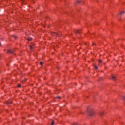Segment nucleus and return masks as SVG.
Wrapping results in <instances>:
<instances>
[{
	"mask_svg": "<svg viewBox=\"0 0 125 125\" xmlns=\"http://www.w3.org/2000/svg\"><path fill=\"white\" fill-rule=\"evenodd\" d=\"M27 81V78H25L22 81V83H24Z\"/></svg>",
	"mask_w": 125,
	"mask_h": 125,
	"instance_id": "nucleus-8",
	"label": "nucleus"
},
{
	"mask_svg": "<svg viewBox=\"0 0 125 125\" xmlns=\"http://www.w3.org/2000/svg\"><path fill=\"white\" fill-rule=\"evenodd\" d=\"M29 47H30V49H33V46H29Z\"/></svg>",
	"mask_w": 125,
	"mask_h": 125,
	"instance_id": "nucleus-14",
	"label": "nucleus"
},
{
	"mask_svg": "<svg viewBox=\"0 0 125 125\" xmlns=\"http://www.w3.org/2000/svg\"><path fill=\"white\" fill-rule=\"evenodd\" d=\"M99 64H101V63H102V61L101 60H99Z\"/></svg>",
	"mask_w": 125,
	"mask_h": 125,
	"instance_id": "nucleus-9",
	"label": "nucleus"
},
{
	"mask_svg": "<svg viewBox=\"0 0 125 125\" xmlns=\"http://www.w3.org/2000/svg\"><path fill=\"white\" fill-rule=\"evenodd\" d=\"M17 87H18V88L21 87V84H18L17 85Z\"/></svg>",
	"mask_w": 125,
	"mask_h": 125,
	"instance_id": "nucleus-10",
	"label": "nucleus"
},
{
	"mask_svg": "<svg viewBox=\"0 0 125 125\" xmlns=\"http://www.w3.org/2000/svg\"><path fill=\"white\" fill-rule=\"evenodd\" d=\"M99 115H100V116H103V112H100Z\"/></svg>",
	"mask_w": 125,
	"mask_h": 125,
	"instance_id": "nucleus-11",
	"label": "nucleus"
},
{
	"mask_svg": "<svg viewBox=\"0 0 125 125\" xmlns=\"http://www.w3.org/2000/svg\"><path fill=\"white\" fill-rule=\"evenodd\" d=\"M56 98H58V99H61V97L58 96V97H56Z\"/></svg>",
	"mask_w": 125,
	"mask_h": 125,
	"instance_id": "nucleus-16",
	"label": "nucleus"
},
{
	"mask_svg": "<svg viewBox=\"0 0 125 125\" xmlns=\"http://www.w3.org/2000/svg\"><path fill=\"white\" fill-rule=\"evenodd\" d=\"M123 14H125V11L121 12L119 14V15H123Z\"/></svg>",
	"mask_w": 125,
	"mask_h": 125,
	"instance_id": "nucleus-6",
	"label": "nucleus"
},
{
	"mask_svg": "<svg viewBox=\"0 0 125 125\" xmlns=\"http://www.w3.org/2000/svg\"><path fill=\"white\" fill-rule=\"evenodd\" d=\"M9 104H11V102H10Z\"/></svg>",
	"mask_w": 125,
	"mask_h": 125,
	"instance_id": "nucleus-21",
	"label": "nucleus"
},
{
	"mask_svg": "<svg viewBox=\"0 0 125 125\" xmlns=\"http://www.w3.org/2000/svg\"><path fill=\"white\" fill-rule=\"evenodd\" d=\"M94 68H95V69H96V70H97V69H98L97 66H96V65L94 66Z\"/></svg>",
	"mask_w": 125,
	"mask_h": 125,
	"instance_id": "nucleus-15",
	"label": "nucleus"
},
{
	"mask_svg": "<svg viewBox=\"0 0 125 125\" xmlns=\"http://www.w3.org/2000/svg\"><path fill=\"white\" fill-rule=\"evenodd\" d=\"M7 53H10L11 54H12L13 53V51H12L11 50H8L7 51Z\"/></svg>",
	"mask_w": 125,
	"mask_h": 125,
	"instance_id": "nucleus-3",
	"label": "nucleus"
},
{
	"mask_svg": "<svg viewBox=\"0 0 125 125\" xmlns=\"http://www.w3.org/2000/svg\"><path fill=\"white\" fill-rule=\"evenodd\" d=\"M94 111L91 110V111L89 112L88 116H89V117H92V116H94Z\"/></svg>",
	"mask_w": 125,
	"mask_h": 125,
	"instance_id": "nucleus-2",
	"label": "nucleus"
},
{
	"mask_svg": "<svg viewBox=\"0 0 125 125\" xmlns=\"http://www.w3.org/2000/svg\"><path fill=\"white\" fill-rule=\"evenodd\" d=\"M122 98H123V99L124 100H125V96L122 97Z\"/></svg>",
	"mask_w": 125,
	"mask_h": 125,
	"instance_id": "nucleus-17",
	"label": "nucleus"
},
{
	"mask_svg": "<svg viewBox=\"0 0 125 125\" xmlns=\"http://www.w3.org/2000/svg\"><path fill=\"white\" fill-rule=\"evenodd\" d=\"M40 64L41 66H42L43 63L42 62H41Z\"/></svg>",
	"mask_w": 125,
	"mask_h": 125,
	"instance_id": "nucleus-12",
	"label": "nucleus"
},
{
	"mask_svg": "<svg viewBox=\"0 0 125 125\" xmlns=\"http://www.w3.org/2000/svg\"><path fill=\"white\" fill-rule=\"evenodd\" d=\"M111 79H112V80H113L114 81H116V78L115 77V76H112Z\"/></svg>",
	"mask_w": 125,
	"mask_h": 125,
	"instance_id": "nucleus-5",
	"label": "nucleus"
},
{
	"mask_svg": "<svg viewBox=\"0 0 125 125\" xmlns=\"http://www.w3.org/2000/svg\"><path fill=\"white\" fill-rule=\"evenodd\" d=\"M93 45H95V44H94V43H92Z\"/></svg>",
	"mask_w": 125,
	"mask_h": 125,
	"instance_id": "nucleus-19",
	"label": "nucleus"
},
{
	"mask_svg": "<svg viewBox=\"0 0 125 125\" xmlns=\"http://www.w3.org/2000/svg\"><path fill=\"white\" fill-rule=\"evenodd\" d=\"M78 3H80V1H77Z\"/></svg>",
	"mask_w": 125,
	"mask_h": 125,
	"instance_id": "nucleus-18",
	"label": "nucleus"
},
{
	"mask_svg": "<svg viewBox=\"0 0 125 125\" xmlns=\"http://www.w3.org/2000/svg\"><path fill=\"white\" fill-rule=\"evenodd\" d=\"M51 36H52V37H53L54 38H57V37H61V36H62V35H59L56 33L52 32L51 33Z\"/></svg>",
	"mask_w": 125,
	"mask_h": 125,
	"instance_id": "nucleus-1",
	"label": "nucleus"
},
{
	"mask_svg": "<svg viewBox=\"0 0 125 125\" xmlns=\"http://www.w3.org/2000/svg\"><path fill=\"white\" fill-rule=\"evenodd\" d=\"M14 38H15V39H16V37L15 36H14Z\"/></svg>",
	"mask_w": 125,
	"mask_h": 125,
	"instance_id": "nucleus-20",
	"label": "nucleus"
},
{
	"mask_svg": "<svg viewBox=\"0 0 125 125\" xmlns=\"http://www.w3.org/2000/svg\"><path fill=\"white\" fill-rule=\"evenodd\" d=\"M76 34H81V30H76Z\"/></svg>",
	"mask_w": 125,
	"mask_h": 125,
	"instance_id": "nucleus-4",
	"label": "nucleus"
},
{
	"mask_svg": "<svg viewBox=\"0 0 125 125\" xmlns=\"http://www.w3.org/2000/svg\"><path fill=\"white\" fill-rule=\"evenodd\" d=\"M54 125V121H52L51 125Z\"/></svg>",
	"mask_w": 125,
	"mask_h": 125,
	"instance_id": "nucleus-13",
	"label": "nucleus"
},
{
	"mask_svg": "<svg viewBox=\"0 0 125 125\" xmlns=\"http://www.w3.org/2000/svg\"><path fill=\"white\" fill-rule=\"evenodd\" d=\"M32 40H33V38L29 37L27 39V40L30 41H32Z\"/></svg>",
	"mask_w": 125,
	"mask_h": 125,
	"instance_id": "nucleus-7",
	"label": "nucleus"
}]
</instances>
